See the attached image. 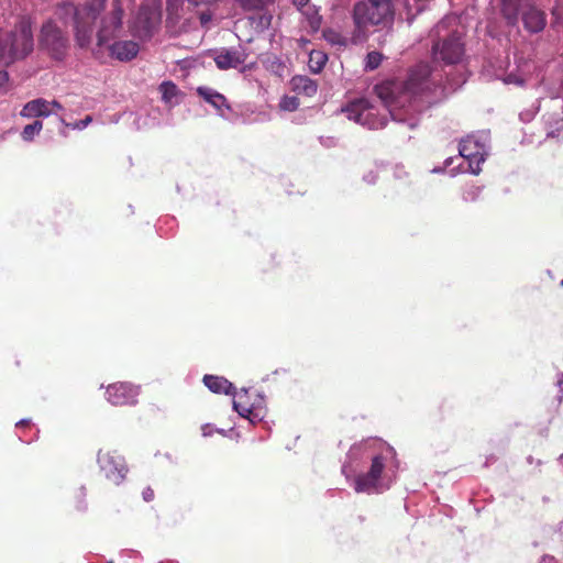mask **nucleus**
<instances>
[{
	"mask_svg": "<svg viewBox=\"0 0 563 563\" xmlns=\"http://www.w3.org/2000/svg\"><path fill=\"white\" fill-rule=\"evenodd\" d=\"M30 420L29 419H22L20 420L19 422H16V428H22V427H25V426H29L30 424Z\"/></svg>",
	"mask_w": 563,
	"mask_h": 563,
	"instance_id": "44",
	"label": "nucleus"
},
{
	"mask_svg": "<svg viewBox=\"0 0 563 563\" xmlns=\"http://www.w3.org/2000/svg\"><path fill=\"white\" fill-rule=\"evenodd\" d=\"M539 563H559V561L552 555H543Z\"/></svg>",
	"mask_w": 563,
	"mask_h": 563,
	"instance_id": "41",
	"label": "nucleus"
},
{
	"mask_svg": "<svg viewBox=\"0 0 563 563\" xmlns=\"http://www.w3.org/2000/svg\"><path fill=\"white\" fill-rule=\"evenodd\" d=\"M537 465H539V466H540V465H542V461H541V460H538V461H537Z\"/></svg>",
	"mask_w": 563,
	"mask_h": 563,
	"instance_id": "48",
	"label": "nucleus"
},
{
	"mask_svg": "<svg viewBox=\"0 0 563 563\" xmlns=\"http://www.w3.org/2000/svg\"><path fill=\"white\" fill-rule=\"evenodd\" d=\"M503 81L506 84V85H518V86H521L523 85L525 82V78L521 76V75H518V74H515V73H508Z\"/></svg>",
	"mask_w": 563,
	"mask_h": 563,
	"instance_id": "28",
	"label": "nucleus"
},
{
	"mask_svg": "<svg viewBox=\"0 0 563 563\" xmlns=\"http://www.w3.org/2000/svg\"><path fill=\"white\" fill-rule=\"evenodd\" d=\"M558 386H559L560 390L563 393V376L559 379Z\"/></svg>",
	"mask_w": 563,
	"mask_h": 563,
	"instance_id": "45",
	"label": "nucleus"
},
{
	"mask_svg": "<svg viewBox=\"0 0 563 563\" xmlns=\"http://www.w3.org/2000/svg\"><path fill=\"white\" fill-rule=\"evenodd\" d=\"M321 21H322V18L318 13H314L310 16L309 24H310L311 29L318 30L321 25Z\"/></svg>",
	"mask_w": 563,
	"mask_h": 563,
	"instance_id": "34",
	"label": "nucleus"
},
{
	"mask_svg": "<svg viewBox=\"0 0 563 563\" xmlns=\"http://www.w3.org/2000/svg\"><path fill=\"white\" fill-rule=\"evenodd\" d=\"M196 92L205 102L214 108L218 115L225 120L229 119L227 112H230L232 108L228 102V99L222 93L208 86L197 87Z\"/></svg>",
	"mask_w": 563,
	"mask_h": 563,
	"instance_id": "12",
	"label": "nucleus"
},
{
	"mask_svg": "<svg viewBox=\"0 0 563 563\" xmlns=\"http://www.w3.org/2000/svg\"><path fill=\"white\" fill-rule=\"evenodd\" d=\"M482 194V187L476 185H470L466 188H464L462 192V199L466 202H474L476 201Z\"/></svg>",
	"mask_w": 563,
	"mask_h": 563,
	"instance_id": "23",
	"label": "nucleus"
},
{
	"mask_svg": "<svg viewBox=\"0 0 563 563\" xmlns=\"http://www.w3.org/2000/svg\"><path fill=\"white\" fill-rule=\"evenodd\" d=\"M501 11L509 25L515 26L521 20L530 34L542 32L547 25L544 11L523 0H504Z\"/></svg>",
	"mask_w": 563,
	"mask_h": 563,
	"instance_id": "7",
	"label": "nucleus"
},
{
	"mask_svg": "<svg viewBox=\"0 0 563 563\" xmlns=\"http://www.w3.org/2000/svg\"><path fill=\"white\" fill-rule=\"evenodd\" d=\"M272 19V14L264 10L253 12V14L249 16V20L256 32H264L267 30L271 26Z\"/></svg>",
	"mask_w": 563,
	"mask_h": 563,
	"instance_id": "19",
	"label": "nucleus"
},
{
	"mask_svg": "<svg viewBox=\"0 0 563 563\" xmlns=\"http://www.w3.org/2000/svg\"><path fill=\"white\" fill-rule=\"evenodd\" d=\"M299 104V99L295 96H284L279 102L280 109L284 111H295Z\"/></svg>",
	"mask_w": 563,
	"mask_h": 563,
	"instance_id": "25",
	"label": "nucleus"
},
{
	"mask_svg": "<svg viewBox=\"0 0 563 563\" xmlns=\"http://www.w3.org/2000/svg\"><path fill=\"white\" fill-rule=\"evenodd\" d=\"M38 41L40 46L56 60L65 57L69 46L67 35L52 20L42 25Z\"/></svg>",
	"mask_w": 563,
	"mask_h": 563,
	"instance_id": "9",
	"label": "nucleus"
},
{
	"mask_svg": "<svg viewBox=\"0 0 563 563\" xmlns=\"http://www.w3.org/2000/svg\"><path fill=\"white\" fill-rule=\"evenodd\" d=\"M267 69L273 74L283 77L285 71V64L279 58L274 57L273 59H268Z\"/></svg>",
	"mask_w": 563,
	"mask_h": 563,
	"instance_id": "26",
	"label": "nucleus"
},
{
	"mask_svg": "<svg viewBox=\"0 0 563 563\" xmlns=\"http://www.w3.org/2000/svg\"><path fill=\"white\" fill-rule=\"evenodd\" d=\"M99 468L107 481L114 485H120L124 482L129 467L125 459L118 451H103L99 450L97 455Z\"/></svg>",
	"mask_w": 563,
	"mask_h": 563,
	"instance_id": "10",
	"label": "nucleus"
},
{
	"mask_svg": "<svg viewBox=\"0 0 563 563\" xmlns=\"http://www.w3.org/2000/svg\"><path fill=\"white\" fill-rule=\"evenodd\" d=\"M245 11H263L265 10L268 0H235Z\"/></svg>",
	"mask_w": 563,
	"mask_h": 563,
	"instance_id": "22",
	"label": "nucleus"
},
{
	"mask_svg": "<svg viewBox=\"0 0 563 563\" xmlns=\"http://www.w3.org/2000/svg\"><path fill=\"white\" fill-rule=\"evenodd\" d=\"M291 90L296 93L312 97L318 91V84L316 80L305 75H296L290 80Z\"/></svg>",
	"mask_w": 563,
	"mask_h": 563,
	"instance_id": "16",
	"label": "nucleus"
},
{
	"mask_svg": "<svg viewBox=\"0 0 563 563\" xmlns=\"http://www.w3.org/2000/svg\"><path fill=\"white\" fill-rule=\"evenodd\" d=\"M327 62L328 55L322 51L313 49L309 54L308 66L309 69L314 74H319L325 66Z\"/></svg>",
	"mask_w": 563,
	"mask_h": 563,
	"instance_id": "20",
	"label": "nucleus"
},
{
	"mask_svg": "<svg viewBox=\"0 0 563 563\" xmlns=\"http://www.w3.org/2000/svg\"><path fill=\"white\" fill-rule=\"evenodd\" d=\"M213 13L210 9L202 10L198 13V18L201 26L208 27L209 23L212 21Z\"/></svg>",
	"mask_w": 563,
	"mask_h": 563,
	"instance_id": "31",
	"label": "nucleus"
},
{
	"mask_svg": "<svg viewBox=\"0 0 563 563\" xmlns=\"http://www.w3.org/2000/svg\"><path fill=\"white\" fill-rule=\"evenodd\" d=\"M382 55L378 52H371L366 56V69L374 70L376 69L380 63H382Z\"/></svg>",
	"mask_w": 563,
	"mask_h": 563,
	"instance_id": "27",
	"label": "nucleus"
},
{
	"mask_svg": "<svg viewBox=\"0 0 563 563\" xmlns=\"http://www.w3.org/2000/svg\"><path fill=\"white\" fill-rule=\"evenodd\" d=\"M247 58V54L244 48H222L216 52L213 60L217 67L221 70L236 68L243 64Z\"/></svg>",
	"mask_w": 563,
	"mask_h": 563,
	"instance_id": "13",
	"label": "nucleus"
},
{
	"mask_svg": "<svg viewBox=\"0 0 563 563\" xmlns=\"http://www.w3.org/2000/svg\"><path fill=\"white\" fill-rule=\"evenodd\" d=\"M323 37L327 42H329L332 45H338V46L346 45V38L333 30L329 29V30L323 31Z\"/></svg>",
	"mask_w": 563,
	"mask_h": 563,
	"instance_id": "24",
	"label": "nucleus"
},
{
	"mask_svg": "<svg viewBox=\"0 0 563 563\" xmlns=\"http://www.w3.org/2000/svg\"><path fill=\"white\" fill-rule=\"evenodd\" d=\"M202 382L214 394L235 395L234 385L223 376L205 375Z\"/></svg>",
	"mask_w": 563,
	"mask_h": 563,
	"instance_id": "15",
	"label": "nucleus"
},
{
	"mask_svg": "<svg viewBox=\"0 0 563 563\" xmlns=\"http://www.w3.org/2000/svg\"><path fill=\"white\" fill-rule=\"evenodd\" d=\"M49 103H51V109L53 110V113H56L57 111L63 110V106L59 102L54 100V101H49Z\"/></svg>",
	"mask_w": 563,
	"mask_h": 563,
	"instance_id": "42",
	"label": "nucleus"
},
{
	"mask_svg": "<svg viewBox=\"0 0 563 563\" xmlns=\"http://www.w3.org/2000/svg\"><path fill=\"white\" fill-rule=\"evenodd\" d=\"M33 47V32L29 20H21L12 31L0 30V60L5 66L27 57Z\"/></svg>",
	"mask_w": 563,
	"mask_h": 563,
	"instance_id": "6",
	"label": "nucleus"
},
{
	"mask_svg": "<svg viewBox=\"0 0 563 563\" xmlns=\"http://www.w3.org/2000/svg\"><path fill=\"white\" fill-rule=\"evenodd\" d=\"M247 68L250 69L251 67H250V66H247ZM245 70H246V67H243L242 71H245Z\"/></svg>",
	"mask_w": 563,
	"mask_h": 563,
	"instance_id": "49",
	"label": "nucleus"
},
{
	"mask_svg": "<svg viewBox=\"0 0 563 563\" xmlns=\"http://www.w3.org/2000/svg\"><path fill=\"white\" fill-rule=\"evenodd\" d=\"M107 0H87L84 4L63 7L67 14L74 16L75 38L81 48L88 47L93 38L96 25L97 45L108 46L110 55L120 62H129L136 57L140 46L136 42L111 41L120 36L123 30V7L120 0H114L109 11L106 10Z\"/></svg>",
	"mask_w": 563,
	"mask_h": 563,
	"instance_id": "3",
	"label": "nucleus"
},
{
	"mask_svg": "<svg viewBox=\"0 0 563 563\" xmlns=\"http://www.w3.org/2000/svg\"><path fill=\"white\" fill-rule=\"evenodd\" d=\"M162 93V100L169 107L173 108L180 103L181 92L173 81H163L158 87Z\"/></svg>",
	"mask_w": 563,
	"mask_h": 563,
	"instance_id": "17",
	"label": "nucleus"
},
{
	"mask_svg": "<svg viewBox=\"0 0 563 563\" xmlns=\"http://www.w3.org/2000/svg\"><path fill=\"white\" fill-rule=\"evenodd\" d=\"M353 40L363 41L369 27L388 29L395 19L391 0H360L353 5Z\"/></svg>",
	"mask_w": 563,
	"mask_h": 563,
	"instance_id": "5",
	"label": "nucleus"
},
{
	"mask_svg": "<svg viewBox=\"0 0 563 563\" xmlns=\"http://www.w3.org/2000/svg\"><path fill=\"white\" fill-rule=\"evenodd\" d=\"M544 118L547 137L559 139L563 133V113H548Z\"/></svg>",
	"mask_w": 563,
	"mask_h": 563,
	"instance_id": "18",
	"label": "nucleus"
},
{
	"mask_svg": "<svg viewBox=\"0 0 563 563\" xmlns=\"http://www.w3.org/2000/svg\"><path fill=\"white\" fill-rule=\"evenodd\" d=\"M377 179H378V173L375 169H371L363 175V181L368 185L376 184Z\"/></svg>",
	"mask_w": 563,
	"mask_h": 563,
	"instance_id": "32",
	"label": "nucleus"
},
{
	"mask_svg": "<svg viewBox=\"0 0 563 563\" xmlns=\"http://www.w3.org/2000/svg\"><path fill=\"white\" fill-rule=\"evenodd\" d=\"M233 409L236 411L241 417L246 418L247 416L252 415L253 407H245L241 402L233 400Z\"/></svg>",
	"mask_w": 563,
	"mask_h": 563,
	"instance_id": "30",
	"label": "nucleus"
},
{
	"mask_svg": "<svg viewBox=\"0 0 563 563\" xmlns=\"http://www.w3.org/2000/svg\"><path fill=\"white\" fill-rule=\"evenodd\" d=\"M53 113L49 101L38 98L29 101L22 108L20 115L23 118L48 117Z\"/></svg>",
	"mask_w": 563,
	"mask_h": 563,
	"instance_id": "14",
	"label": "nucleus"
},
{
	"mask_svg": "<svg viewBox=\"0 0 563 563\" xmlns=\"http://www.w3.org/2000/svg\"><path fill=\"white\" fill-rule=\"evenodd\" d=\"M139 394V386L119 382L107 387L106 399L112 406H133L137 402Z\"/></svg>",
	"mask_w": 563,
	"mask_h": 563,
	"instance_id": "11",
	"label": "nucleus"
},
{
	"mask_svg": "<svg viewBox=\"0 0 563 563\" xmlns=\"http://www.w3.org/2000/svg\"><path fill=\"white\" fill-rule=\"evenodd\" d=\"M551 101L553 102L552 108H561L563 113V93L552 97Z\"/></svg>",
	"mask_w": 563,
	"mask_h": 563,
	"instance_id": "37",
	"label": "nucleus"
},
{
	"mask_svg": "<svg viewBox=\"0 0 563 563\" xmlns=\"http://www.w3.org/2000/svg\"><path fill=\"white\" fill-rule=\"evenodd\" d=\"M246 419L252 423V424H255L260 421H262L263 419V416L255 411L254 409L252 410V415L247 416Z\"/></svg>",
	"mask_w": 563,
	"mask_h": 563,
	"instance_id": "36",
	"label": "nucleus"
},
{
	"mask_svg": "<svg viewBox=\"0 0 563 563\" xmlns=\"http://www.w3.org/2000/svg\"><path fill=\"white\" fill-rule=\"evenodd\" d=\"M43 123L40 120H35L33 123L27 124L21 132V137L25 142H31L42 131Z\"/></svg>",
	"mask_w": 563,
	"mask_h": 563,
	"instance_id": "21",
	"label": "nucleus"
},
{
	"mask_svg": "<svg viewBox=\"0 0 563 563\" xmlns=\"http://www.w3.org/2000/svg\"><path fill=\"white\" fill-rule=\"evenodd\" d=\"M142 495L145 501H151L154 498V492L150 487L145 488Z\"/></svg>",
	"mask_w": 563,
	"mask_h": 563,
	"instance_id": "40",
	"label": "nucleus"
},
{
	"mask_svg": "<svg viewBox=\"0 0 563 563\" xmlns=\"http://www.w3.org/2000/svg\"><path fill=\"white\" fill-rule=\"evenodd\" d=\"M108 563H113V562H108Z\"/></svg>",
	"mask_w": 563,
	"mask_h": 563,
	"instance_id": "51",
	"label": "nucleus"
},
{
	"mask_svg": "<svg viewBox=\"0 0 563 563\" xmlns=\"http://www.w3.org/2000/svg\"><path fill=\"white\" fill-rule=\"evenodd\" d=\"M201 431L203 437H210L213 432H216V429L212 424L207 423L202 426Z\"/></svg>",
	"mask_w": 563,
	"mask_h": 563,
	"instance_id": "38",
	"label": "nucleus"
},
{
	"mask_svg": "<svg viewBox=\"0 0 563 563\" xmlns=\"http://www.w3.org/2000/svg\"><path fill=\"white\" fill-rule=\"evenodd\" d=\"M488 134L483 132L467 136L459 145V156L467 161L468 169L474 175L481 173V164L485 162L488 155Z\"/></svg>",
	"mask_w": 563,
	"mask_h": 563,
	"instance_id": "8",
	"label": "nucleus"
},
{
	"mask_svg": "<svg viewBox=\"0 0 563 563\" xmlns=\"http://www.w3.org/2000/svg\"><path fill=\"white\" fill-rule=\"evenodd\" d=\"M561 286H563V279L561 280Z\"/></svg>",
	"mask_w": 563,
	"mask_h": 563,
	"instance_id": "50",
	"label": "nucleus"
},
{
	"mask_svg": "<svg viewBox=\"0 0 563 563\" xmlns=\"http://www.w3.org/2000/svg\"><path fill=\"white\" fill-rule=\"evenodd\" d=\"M440 74L427 65L413 66L404 81H387L376 87L382 100V109L368 99L361 98L349 102L341 109L346 118L368 130L386 126L388 115L397 123L406 124L410 130L420 122V113L440 101L443 89L438 86Z\"/></svg>",
	"mask_w": 563,
	"mask_h": 563,
	"instance_id": "1",
	"label": "nucleus"
},
{
	"mask_svg": "<svg viewBox=\"0 0 563 563\" xmlns=\"http://www.w3.org/2000/svg\"><path fill=\"white\" fill-rule=\"evenodd\" d=\"M432 38V60L431 63H419L427 65L432 73L437 71V84L443 89L440 100L454 91L460 84L451 79V74L445 71V66H451L462 62L465 54V44L463 41L464 30L459 24V18L455 15L444 16L431 31Z\"/></svg>",
	"mask_w": 563,
	"mask_h": 563,
	"instance_id": "4",
	"label": "nucleus"
},
{
	"mask_svg": "<svg viewBox=\"0 0 563 563\" xmlns=\"http://www.w3.org/2000/svg\"><path fill=\"white\" fill-rule=\"evenodd\" d=\"M86 488L81 486L77 492V504L76 508L79 511H85L87 509V503H86Z\"/></svg>",
	"mask_w": 563,
	"mask_h": 563,
	"instance_id": "29",
	"label": "nucleus"
},
{
	"mask_svg": "<svg viewBox=\"0 0 563 563\" xmlns=\"http://www.w3.org/2000/svg\"><path fill=\"white\" fill-rule=\"evenodd\" d=\"M310 0H292L294 5H296L298 9L303 8L308 4Z\"/></svg>",
	"mask_w": 563,
	"mask_h": 563,
	"instance_id": "43",
	"label": "nucleus"
},
{
	"mask_svg": "<svg viewBox=\"0 0 563 563\" xmlns=\"http://www.w3.org/2000/svg\"><path fill=\"white\" fill-rule=\"evenodd\" d=\"M91 117L87 115L85 119L80 120L78 123H76V128L79 130H82L88 126V124L91 122Z\"/></svg>",
	"mask_w": 563,
	"mask_h": 563,
	"instance_id": "39",
	"label": "nucleus"
},
{
	"mask_svg": "<svg viewBox=\"0 0 563 563\" xmlns=\"http://www.w3.org/2000/svg\"><path fill=\"white\" fill-rule=\"evenodd\" d=\"M399 470L396 450L380 438L354 443L342 464V474L357 494H383L395 484Z\"/></svg>",
	"mask_w": 563,
	"mask_h": 563,
	"instance_id": "2",
	"label": "nucleus"
},
{
	"mask_svg": "<svg viewBox=\"0 0 563 563\" xmlns=\"http://www.w3.org/2000/svg\"><path fill=\"white\" fill-rule=\"evenodd\" d=\"M527 462H528L529 464H532V463L534 462V459H533L531 455H529V456L527 457Z\"/></svg>",
	"mask_w": 563,
	"mask_h": 563,
	"instance_id": "46",
	"label": "nucleus"
},
{
	"mask_svg": "<svg viewBox=\"0 0 563 563\" xmlns=\"http://www.w3.org/2000/svg\"><path fill=\"white\" fill-rule=\"evenodd\" d=\"M454 162V157H448L445 161H444V166L442 167H434L431 172L433 174H440V173H443L444 169L449 166H451Z\"/></svg>",
	"mask_w": 563,
	"mask_h": 563,
	"instance_id": "35",
	"label": "nucleus"
},
{
	"mask_svg": "<svg viewBox=\"0 0 563 563\" xmlns=\"http://www.w3.org/2000/svg\"><path fill=\"white\" fill-rule=\"evenodd\" d=\"M9 74L5 70H0V93H5L8 91L9 84Z\"/></svg>",
	"mask_w": 563,
	"mask_h": 563,
	"instance_id": "33",
	"label": "nucleus"
},
{
	"mask_svg": "<svg viewBox=\"0 0 563 563\" xmlns=\"http://www.w3.org/2000/svg\"><path fill=\"white\" fill-rule=\"evenodd\" d=\"M216 432L221 433V434H225V431L223 429H216Z\"/></svg>",
	"mask_w": 563,
	"mask_h": 563,
	"instance_id": "47",
	"label": "nucleus"
}]
</instances>
